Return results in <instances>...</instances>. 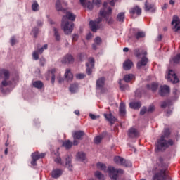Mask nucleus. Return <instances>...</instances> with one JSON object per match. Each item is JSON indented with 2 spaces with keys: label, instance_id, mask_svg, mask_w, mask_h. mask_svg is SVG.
<instances>
[{
  "label": "nucleus",
  "instance_id": "obj_1",
  "mask_svg": "<svg viewBox=\"0 0 180 180\" xmlns=\"http://www.w3.org/2000/svg\"><path fill=\"white\" fill-rule=\"evenodd\" d=\"M158 161L160 162V169L154 174L153 180H172L168 174V165L164 163V158L160 156L158 159Z\"/></svg>",
  "mask_w": 180,
  "mask_h": 180
},
{
  "label": "nucleus",
  "instance_id": "obj_2",
  "mask_svg": "<svg viewBox=\"0 0 180 180\" xmlns=\"http://www.w3.org/2000/svg\"><path fill=\"white\" fill-rule=\"evenodd\" d=\"M169 146H174V141L172 139H169L167 141L164 139L163 137H160V139L157 140L155 151L158 153L159 151H165L169 147Z\"/></svg>",
  "mask_w": 180,
  "mask_h": 180
},
{
  "label": "nucleus",
  "instance_id": "obj_3",
  "mask_svg": "<svg viewBox=\"0 0 180 180\" xmlns=\"http://www.w3.org/2000/svg\"><path fill=\"white\" fill-rule=\"evenodd\" d=\"M54 162H56V164H59V165H62V167H65V168H68L69 171H72V156H66L65 163L61 159V157H60V155H58L54 159Z\"/></svg>",
  "mask_w": 180,
  "mask_h": 180
},
{
  "label": "nucleus",
  "instance_id": "obj_4",
  "mask_svg": "<svg viewBox=\"0 0 180 180\" xmlns=\"http://www.w3.org/2000/svg\"><path fill=\"white\" fill-rule=\"evenodd\" d=\"M4 77V80L1 82L2 86L6 87L8 85H11L12 82L8 81L9 78H11V72L9 70L6 69H1L0 70V77L2 78Z\"/></svg>",
  "mask_w": 180,
  "mask_h": 180
},
{
  "label": "nucleus",
  "instance_id": "obj_5",
  "mask_svg": "<svg viewBox=\"0 0 180 180\" xmlns=\"http://www.w3.org/2000/svg\"><path fill=\"white\" fill-rule=\"evenodd\" d=\"M61 29L63 30L65 34H71L74 30V22L70 21H61Z\"/></svg>",
  "mask_w": 180,
  "mask_h": 180
},
{
  "label": "nucleus",
  "instance_id": "obj_6",
  "mask_svg": "<svg viewBox=\"0 0 180 180\" xmlns=\"http://www.w3.org/2000/svg\"><path fill=\"white\" fill-rule=\"evenodd\" d=\"M84 136H85V132L84 131H76L73 132V146H78V144H79V141H78V140H82L84 139Z\"/></svg>",
  "mask_w": 180,
  "mask_h": 180
},
{
  "label": "nucleus",
  "instance_id": "obj_7",
  "mask_svg": "<svg viewBox=\"0 0 180 180\" xmlns=\"http://www.w3.org/2000/svg\"><path fill=\"white\" fill-rule=\"evenodd\" d=\"M68 3L65 0H57L55 4L56 9L58 12H63L65 13L67 12V8H65L63 6H67Z\"/></svg>",
  "mask_w": 180,
  "mask_h": 180
},
{
  "label": "nucleus",
  "instance_id": "obj_8",
  "mask_svg": "<svg viewBox=\"0 0 180 180\" xmlns=\"http://www.w3.org/2000/svg\"><path fill=\"white\" fill-rule=\"evenodd\" d=\"M102 22V18L98 17L95 21L90 20L89 25L90 26V29L91 32H94V33H96L98 32V29H99L100 25L99 24Z\"/></svg>",
  "mask_w": 180,
  "mask_h": 180
},
{
  "label": "nucleus",
  "instance_id": "obj_9",
  "mask_svg": "<svg viewBox=\"0 0 180 180\" xmlns=\"http://www.w3.org/2000/svg\"><path fill=\"white\" fill-rule=\"evenodd\" d=\"M167 81L169 82H172V84H178L179 82V79L176 75H175V72L172 70H169L167 76L166 77Z\"/></svg>",
  "mask_w": 180,
  "mask_h": 180
},
{
  "label": "nucleus",
  "instance_id": "obj_10",
  "mask_svg": "<svg viewBox=\"0 0 180 180\" xmlns=\"http://www.w3.org/2000/svg\"><path fill=\"white\" fill-rule=\"evenodd\" d=\"M106 79L105 77H101L98 78L96 82V89L97 91H101V93H103V88L105 87V82Z\"/></svg>",
  "mask_w": 180,
  "mask_h": 180
},
{
  "label": "nucleus",
  "instance_id": "obj_11",
  "mask_svg": "<svg viewBox=\"0 0 180 180\" xmlns=\"http://www.w3.org/2000/svg\"><path fill=\"white\" fill-rule=\"evenodd\" d=\"M89 63H86V66L87 67L86 72L87 75H91L92 74V70H94V67H95V59H94V58H89Z\"/></svg>",
  "mask_w": 180,
  "mask_h": 180
},
{
  "label": "nucleus",
  "instance_id": "obj_12",
  "mask_svg": "<svg viewBox=\"0 0 180 180\" xmlns=\"http://www.w3.org/2000/svg\"><path fill=\"white\" fill-rule=\"evenodd\" d=\"M144 11L145 12H150V13H155V12H157V6H155L154 4L146 1Z\"/></svg>",
  "mask_w": 180,
  "mask_h": 180
},
{
  "label": "nucleus",
  "instance_id": "obj_13",
  "mask_svg": "<svg viewBox=\"0 0 180 180\" xmlns=\"http://www.w3.org/2000/svg\"><path fill=\"white\" fill-rule=\"evenodd\" d=\"M65 13H66V15H63L62 20H64L65 22H75V21L77 15H75L74 13H72L70 11H65Z\"/></svg>",
  "mask_w": 180,
  "mask_h": 180
},
{
  "label": "nucleus",
  "instance_id": "obj_14",
  "mask_svg": "<svg viewBox=\"0 0 180 180\" xmlns=\"http://www.w3.org/2000/svg\"><path fill=\"white\" fill-rule=\"evenodd\" d=\"M170 91L171 89H169V86L167 85L160 86L159 90V95H160V96H168Z\"/></svg>",
  "mask_w": 180,
  "mask_h": 180
},
{
  "label": "nucleus",
  "instance_id": "obj_15",
  "mask_svg": "<svg viewBox=\"0 0 180 180\" xmlns=\"http://www.w3.org/2000/svg\"><path fill=\"white\" fill-rule=\"evenodd\" d=\"M133 34L136 40H140V39H143L146 37V32L143 31H139V30L136 28L132 29Z\"/></svg>",
  "mask_w": 180,
  "mask_h": 180
},
{
  "label": "nucleus",
  "instance_id": "obj_16",
  "mask_svg": "<svg viewBox=\"0 0 180 180\" xmlns=\"http://www.w3.org/2000/svg\"><path fill=\"white\" fill-rule=\"evenodd\" d=\"M172 25H175L174 28L175 29V32H180V19L178 15H174L173 20L171 22Z\"/></svg>",
  "mask_w": 180,
  "mask_h": 180
},
{
  "label": "nucleus",
  "instance_id": "obj_17",
  "mask_svg": "<svg viewBox=\"0 0 180 180\" xmlns=\"http://www.w3.org/2000/svg\"><path fill=\"white\" fill-rule=\"evenodd\" d=\"M129 13L131 18H134V15H136V16H140V15H141V8H140V7L139 6L133 7L130 8Z\"/></svg>",
  "mask_w": 180,
  "mask_h": 180
},
{
  "label": "nucleus",
  "instance_id": "obj_18",
  "mask_svg": "<svg viewBox=\"0 0 180 180\" xmlns=\"http://www.w3.org/2000/svg\"><path fill=\"white\" fill-rule=\"evenodd\" d=\"M134 54L137 57V58H140L141 56H147V51H144L141 48H136L134 50Z\"/></svg>",
  "mask_w": 180,
  "mask_h": 180
},
{
  "label": "nucleus",
  "instance_id": "obj_19",
  "mask_svg": "<svg viewBox=\"0 0 180 180\" xmlns=\"http://www.w3.org/2000/svg\"><path fill=\"white\" fill-rule=\"evenodd\" d=\"M63 64H72L74 63V57L71 54L66 55L61 60Z\"/></svg>",
  "mask_w": 180,
  "mask_h": 180
},
{
  "label": "nucleus",
  "instance_id": "obj_20",
  "mask_svg": "<svg viewBox=\"0 0 180 180\" xmlns=\"http://www.w3.org/2000/svg\"><path fill=\"white\" fill-rule=\"evenodd\" d=\"M128 136L130 137V139H134L136 137H139L140 134L139 133V131L136 129V128H131L128 131Z\"/></svg>",
  "mask_w": 180,
  "mask_h": 180
},
{
  "label": "nucleus",
  "instance_id": "obj_21",
  "mask_svg": "<svg viewBox=\"0 0 180 180\" xmlns=\"http://www.w3.org/2000/svg\"><path fill=\"white\" fill-rule=\"evenodd\" d=\"M63 175V170L61 169H55L51 172V176L54 179L60 178Z\"/></svg>",
  "mask_w": 180,
  "mask_h": 180
},
{
  "label": "nucleus",
  "instance_id": "obj_22",
  "mask_svg": "<svg viewBox=\"0 0 180 180\" xmlns=\"http://www.w3.org/2000/svg\"><path fill=\"white\" fill-rule=\"evenodd\" d=\"M31 157L32 160H36L37 161L38 160H40V158H44V157H46V153H41L40 154L39 153V151H37V152L32 153L31 155Z\"/></svg>",
  "mask_w": 180,
  "mask_h": 180
},
{
  "label": "nucleus",
  "instance_id": "obj_23",
  "mask_svg": "<svg viewBox=\"0 0 180 180\" xmlns=\"http://www.w3.org/2000/svg\"><path fill=\"white\" fill-rule=\"evenodd\" d=\"M131 67H133V61H131L130 59H127L123 63V68L125 71L131 70Z\"/></svg>",
  "mask_w": 180,
  "mask_h": 180
},
{
  "label": "nucleus",
  "instance_id": "obj_24",
  "mask_svg": "<svg viewBox=\"0 0 180 180\" xmlns=\"http://www.w3.org/2000/svg\"><path fill=\"white\" fill-rule=\"evenodd\" d=\"M147 63H148V58H147L146 56H143L141 61L137 63L138 70H140L141 67H146V65H147Z\"/></svg>",
  "mask_w": 180,
  "mask_h": 180
},
{
  "label": "nucleus",
  "instance_id": "obj_25",
  "mask_svg": "<svg viewBox=\"0 0 180 180\" xmlns=\"http://www.w3.org/2000/svg\"><path fill=\"white\" fill-rule=\"evenodd\" d=\"M94 177L96 179L91 178L89 180H105V176L99 171L94 172Z\"/></svg>",
  "mask_w": 180,
  "mask_h": 180
},
{
  "label": "nucleus",
  "instance_id": "obj_26",
  "mask_svg": "<svg viewBox=\"0 0 180 180\" xmlns=\"http://www.w3.org/2000/svg\"><path fill=\"white\" fill-rule=\"evenodd\" d=\"M104 117H105L106 120L110 123V124H113V123L116 122V118L112 113L104 114Z\"/></svg>",
  "mask_w": 180,
  "mask_h": 180
},
{
  "label": "nucleus",
  "instance_id": "obj_27",
  "mask_svg": "<svg viewBox=\"0 0 180 180\" xmlns=\"http://www.w3.org/2000/svg\"><path fill=\"white\" fill-rule=\"evenodd\" d=\"M53 35H54L55 39L56 40V41H60L61 40V35L60 34V30H58V28L54 27L53 28Z\"/></svg>",
  "mask_w": 180,
  "mask_h": 180
},
{
  "label": "nucleus",
  "instance_id": "obj_28",
  "mask_svg": "<svg viewBox=\"0 0 180 180\" xmlns=\"http://www.w3.org/2000/svg\"><path fill=\"white\" fill-rule=\"evenodd\" d=\"M146 88L150 89L152 92H156L158 89V83L153 82L151 84H147Z\"/></svg>",
  "mask_w": 180,
  "mask_h": 180
},
{
  "label": "nucleus",
  "instance_id": "obj_29",
  "mask_svg": "<svg viewBox=\"0 0 180 180\" xmlns=\"http://www.w3.org/2000/svg\"><path fill=\"white\" fill-rule=\"evenodd\" d=\"M65 78L67 79V81H72L74 75L71 72V69H66V72L65 73Z\"/></svg>",
  "mask_w": 180,
  "mask_h": 180
},
{
  "label": "nucleus",
  "instance_id": "obj_30",
  "mask_svg": "<svg viewBox=\"0 0 180 180\" xmlns=\"http://www.w3.org/2000/svg\"><path fill=\"white\" fill-rule=\"evenodd\" d=\"M129 108H131V109H140L141 108V102H131L129 103Z\"/></svg>",
  "mask_w": 180,
  "mask_h": 180
},
{
  "label": "nucleus",
  "instance_id": "obj_31",
  "mask_svg": "<svg viewBox=\"0 0 180 180\" xmlns=\"http://www.w3.org/2000/svg\"><path fill=\"white\" fill-rule=\"evenodd\" d=\"M112 13V8L108 7V11H105V8H103L100 11V16H102L103 18H106V15H109Z\"/></svg>",
  "mask_w": 180,
  "mask_h": 180
},
{
  "label": "nucleus",
  "instance_id": "obj_32",
  "mask_svg": "<svg viewBox=\"0 0 180 180\" xmlns=\"http://www.w3.org/2000/svg\"><path fill=\"white\" fill-rule=\"evenodd\" d=\"M120 116H124L126 115V104L121 102L120 105Z\"/></svg>",
  "mask_w": 180,
  "mask_h": 180
},
{
  "label": "nucleus",
  "instance_id": "obj_33",
  "mask_svg": "<svg viewBox=\"0 0 180 180\" xmlns=\"http://www.w3.org/2000/svg\"><path fill=\"white\" fill-rule=\"evenodd\" d=\"M123 161H124V158L121 156H115L114 158V162L117 164V165H121L123 164Z\"/></svg>",
  "mask_w": 180,
  "mask_h": 180
},
{
  "label": "nucleus",
  "instance_id": "obj_34",
  "mask_svg": "<svg viewBox=\"0 0 180 180\" xmlns=\"http://www.w3.org/2000/svg\"><path fill=\"white\" fill-rule=\"evenodd\" d=\"M33 86L37 89H41L44 86L43 82L38 80L33 82Z\"/></svg>",
  "mask_w": 180,
  "mask_h": 180
},
{
  "label": "nucleus",
  "instance_id": "obj_35",
  "mask_svg": "<svg viewBox=\"0 0 180 180\" xmlns=\"http://www.w3.org/2000/svg\"><path fill=\"white\" fill-rule=\"evenodd\" d=\"M72 144H74V143L71 142V141L70 140H66L64 142H63V147H65L66 150H70V148H71V147H72Z\"/></svg>",
  "mask_w": 180,
  "mask_h": 180
},
{
  "label": "nucleus",
  "instance_id": "obj_36",
  "mask_svg": "<svg viewBox=\"0 0 180 180\" xmlns=\"http://www.w3.org/2000/svg\"><path fill=\"white\" fill-rule=\"evenodd\" d=\"M124 18H125L124 13L121 12L117 14L116 20L117 22H120L121 23H123V22H124Z\"/></svg>",
  "mask_w": 180,
  "mask_h": 180
},
{
  "label": "nucleus",
  "instance_id": "obj_37",
  "mask_svg": "<svg viewBox=\"0 0 180 180\" xmlns=\"http://www.w3.org/2000/svg\"><path fill=\"white\" fill-rule=\"evenodd\" d=\"M133 78H134V75L133 74L125 75L123 77V81H124V82L129 83L130 81H131V79H133Z\"/></svg>",
  "mask_w": 180,
  "mask_h": 180
},
{
  "label": "nucleus",
  "instance_id": "obj_38",
  "mask_svg": "<svg viewBox=\"0 0 180 180\" xmlns=\"http://www.w3.org/2000/svg\"><path fill=\"white\" fill-rule=\"evenodd\" d=\"M77 90H78V84L75 83V84H70V86L69 88L70 92H71L72 94H75V92H77Z\"/></svg>",
  "mask_w": 180,
  "mask_h": 180
},
{
  "label": "nucleus",
  "instance_id": "obj_39",
  "mask_svg": "<svg viewBox=\"0 0 180 180\" xmlns=\"http://www.w3.org/2000/svg\"><path fill=\"white\" fill-rule=\"evenodd\" d=\"M121 166L125 167L126 168H131V167H133V163H131L130 160L124 159V161L122 162V165H121Z\"/></svg>",
  "mask_w": 180,
  "mask_h": 180
},
{
  "label": "nucleus",
  "instance_id": "obj_40",
  "mask_svg": "<svg viewBox=\"0 0 180 180\" xmlns=\"http://www.w3.org/2000/svg\"><path fill=\"white\" fill-rule=\"evenodd\" d=\"M96 167L98 169H101V171H104V172H106V165L102 162H98L96 164Z\"/></svg>",
  "mask_w": 180,
  "mask_h": 180
},
{
  "label": "nucleus",
  "instance_id": "obj_41",
  "mask_svg": "<svg viewBox=\"0 0 180 180\" xmlns=\"http://www.w3.org/2000/svg\"><path fill=\"white\" fill-rule=\"evenodd\" d=\"M171 134V132L169 131V129L165 128L163 132V134L160 136L162 137L164 139H168Z\"/></svg>",
  "mask_w": 180,
  "mask_h": 180
},
{
  "label": "nucleus",
  "instance_id": "obj_42",
  "mask_svg": "<svg viewBox=\"0 0 180 180\" xmlns=\"http://www.w3.org/2000/svg\"><path fill=\"white\" fill-rule=\"evenodd\" d=\"M77 158H78V160H79V161H85V158H86L85 153L79 152L77 154Z\"/></svg>",
  "mask_w": 180,
  "mask_h": 180
},
{
  "label": "nucleus",
  "instance_id": "obj_43",
  "mask_svg": "<svg viewBox=\"0 0 180 180\" xmlns=\"http://www.w3.org/2000/svg\"><path fill=\"white\" fill-rule=\"evenodd\" d=\"M119 85H120V91H126L127 89H129V85L122 84V80L119 81Z\"/></svg>",
  "mask_w": 180,
  "mask_h": 180
},
{
  "label": "nucleus",
  "instance_id": "obj_44",
  "mask_svg": "<svg viewBox=\"0 0 180 180\" xmlns=\"http://www.w3.org/2000/svg\"><path fill=\"white\" fill-rule=\"evenodd\" d=\"M47 49H49V45H47V44H46L44 45V46H42L41 48H38L37 51L39 54H43V51H44V50H47Z\"/></svg>",
  "mask_w": 180,
  "mask_h": 180
},
{
  "label": "nucleus",
  "instance_id": "obj_45",
  "mask_svg": "<svg viewBox=\"0 0 180 180\" xmlns=\"http://www.w3.org/2000/svg\"><path fill=\"white\" fill-rule=\"evenodd\" d=\"M172 61L174 64H179L180 63V53L176 54L175 56L172 58Z\"/></svg>",
  "mask_w": 180,
  "mask_h": 180
},
{
  "label": "nucleus",
  "instance_id": "obj_46",
  "mask_svg": "<svg viewBox=\"0 0 180 180\" xmlns=\"http://www.w3.org/2000/svg\"><path fill=\"white\" fill-rule=\"evenodd\" d=\"M32 9L34 12H37L39 11V4L37 1H34L32 5Z\"/></svg>",
  "mask_w": 180,
  "mask_h": 180
},
{
  "label": "nucleus",
  "instance_id": "obj_47",
  "mask_svg": "<svg viewBox=\"0 0 180 180\" xmlns=\"http://www.w3.org/2000/svg\"><path fill=\"white\" fill-rule=\"evenodd\" d=\"M103 18H105V19L108 25H113L114 20L112 17L105 15V17H103Z\"/></svg>",
  "mask_w": 180,
  "mask_h": 180
},
{
  "label": "nucleus",
  "instance_id": "obj_48",
  "mask_svg": "<svg viewBox=\"0 0 180 180\" xmlns=\"http://www.w3.org/2000/svg\"><path fill=\"white\" fill-rule=\"evenodd\" d=\"M32 33L34 35V37L36 39L37 37V34H39V28L38 27H34L32 30Z\"/></svg>",
  "mask_w": 180,
  "mask_h": 180
},
{
  "label": "nucleus",
  "instance_id": "obj_49",
  "mask_svg": "<svg viewBox=\"0 0 180 180\" xmlns=\"http://www.w3.org/2000/svg\"><path fill=\"white\" fill-rule=\"evenodd\" d=\"M94 44H97V46H101L102 44V39L100 37H96L94 39Z\"/></svg>",
  "mask_w": 180,
  "mask_h": 180
},
{
  "label": "nucleus",
  "instance_id": "obj_50",
  "mask_svg": "<svg viewBox=\"0 0 180 180\" xmlns=\"http://www.w3.org/2000/svg\"><path fill=\"white\" fill-rule=\"evenodd\" d=\"M102 139H103V136H96L94 139V143L96 144H99V143H101V141H102Z\"/></svg>",
  "mask_w": 180,
  "mask_h": 180
},
{
  "label": "nucleus",
  "instance_id": "obj_51",
  "mask_svg": "<svg viewBox=\"0 0 180 180\" xmlns=\"http://www.w3.org/2000/svg\"><path fill=\"white\" fill-rule=\"evenodd\" d=\"M85 77H86V75H85L84 73H79L76 75L77 79H84Z\"/></svg>",
  "mask_w": 180,
  "mask_h": 180
},
{
  "label": "nucleus",
  "instance_id": "obj_52",
  "mask_svg": "<svg viewBox=\"0 0 180 180\" xmlns=\"http://www.w3.org/2000/svg\"><path fill=\"white\" fill-rule=\"evenodd\" d=\"M85 54L84 53H79L77 56V58L79 60V61H84L85 60Z\"/></svg>",
  "mask_w": 180,
  "mask_h": 180
},
{
  "label": "nucleus",
  "instance_id": "obj_53",
  "mask_svg": "<svg viewBox=\"0 0 180 180\" xmlns=\"http://www.w3.org/2000/svg\"><path fill=\"white\" fill-rule=\"evenodd\" d=\"M32 57L34 60H35V61H37V60H39V53L37 52V51H34L33 52Z\"/></svg>",
  "mask_w": 180,
  "mask_h": 180
},
{
  "label": "nucleus",
  "instance_id": "obj_54",
  "mask_svg": "<svg viewBox=\"0 0 180 180\" xmlns=\"http://www.w3.org/2000/svg\"><path fill=\"white\" fill-rule=\"evenodd\" d=\"M86 6L89 9V11H92L94 9V4H92L91 1H88Z\"/></svg>",
  "mask_w": 180,
  "mask_h": 180
},
{
  "label": "nucleus",
  "instance_id": "obj_55",
  "mask_svg": "<svg viewBox=\"0 0 180 180\" xmlns=\"http://www.w3.org/2000/svg\"><path fill=\"white\" fill-rule=\"evenodd\" d=\"M148 112L146 107H143L140 110V115L141 116H143V115H146V112Z\"/></svg>",
  "mask_w": 180,
  "mask_h": 180
},
{
  "label": "nucleus",
  "instance_id": "obj_56",
  "mask_svg": "<svg viewBox=\"0 0 180 180\" xmlns=\"http://www.w3.org/2000/svg\"><path fill=\"white\" fill-rule=\"evenodd\" d=\"M155 108L154 105H150L148 108L147 109L148 113H153V112L155 110Z\"/></svg>",
  "mask_w": 180,
  "mask_h": 180
},
{
  "label": "nucleus",
  "instance_id": "obj_57",
  "mask_svg": "<svg viewBox=\"0 0 180 180\" xmlns=\"http://www.w3.org/2000/svg\"><path fill=\"white\" fill-rule=\"evenodd\" d=\"M101 2H102V1H101V0H93V4H94V5L98 6V8H99V6H101Z\"/></svg>",
  "mask_w": 180,
  "mask_h": 180
},
{
  "label": "nucleus",
  "instance_id": "obj_58",
  "mask_svg": "<svg viewBox=\"0 0 180 180\" xmlns=\"http://www.w3.org/2000/svg\"><path fill=\"white\" fill-rule=\"evenodd\" d=\"M11 46H15L16 44V38L15 37H11Z\"/></svg>",
  "mask_w": 180,
  "mask_h": 180
},
{
  "label": "nucleus",
  "instance_id": "obj_59",
  "mask_svg": "<svg viewBox=\"0 0 180 180\" xmlns=\"http://www.w3.org/2000/svg\"><path fill=\"white\" fill-rule=\"evenodd\" d=\"M40 61V65H41V67L44 66V64H46V59L44 58H41L39 59Z\"/></svg>",
  "mask_w": 180,
  "mask_h": 180
},
{
  "label": "nucleus",
  "instance_id": "obj_60",
  "mask_svg": "<svg viewBox=\"0 0 180 180\" xmlns=\"http://www.w3.org/2000/svg\"><path fill=\"white\" fill-rule=\"evenodd\" d=\"M31 165H33V167H36L37 165V160L36 159H32L31 161Z\"/></svg>",
  "mask_w": 180,
  "mask_h": 180
},
{
  "label": "nucleus",
  "instance_id": "obj_61",
  "mask_svg": "<svg viewBox=\"0 0 180 180\" xmlns=\"http://www.w3.org/2000/svg\"><path fill=\"white\" fill-rule=\"evenodd\" d=\"M78 34H75L72 35V40L73 41H77V40H78Z\"/></svg>",
  "mask_w": 180,
  "mask_h": 180
},
{
  "label": "nucleus",
  "instance_id": "obj_62",
  "mask_svg": "<svg viewBox=\"0 0 180 180\" xmlns=\"http://www.w3.org/2000/svg\"><path fill=\"white\" fill-rule=\"evenodd\" d=\"M167 106H168V102L167 101H164L161 104V108H167Z\"/></svg>",
  "mask_w": 180,
  "mask_h": 180
},
{
  "label": "nucleus",
  "instance_id": "obj_63",
  "mask_svg": "<svg viewBox=\"0 0 180 180\" xmlns=\"http://www.w3.org/2000/svg\"><path fill=\"white\" fill-rule=\"evenodd\" d=\"M162 11H165V9H168V3L164 4L163 6H162Z\"/></svg>",
  "mask_w": 180,
  "mask_h": 180
},
{
  "label": "nucleus",
  "instance_id": "obj_64",
  "mask_svg": "<svg viewBox=\"0 0 180 180\" xmlns=\"http://www.w3.org/2000/svg\"><path fill=\"white\" fill-rule=\"evenodd\" d=\"M89 117H91V119H92V120H96V117L94 114H89Z\"/></svg>",
  "mask_w": 180,
  "mask_h": 180
}]
</instances>
